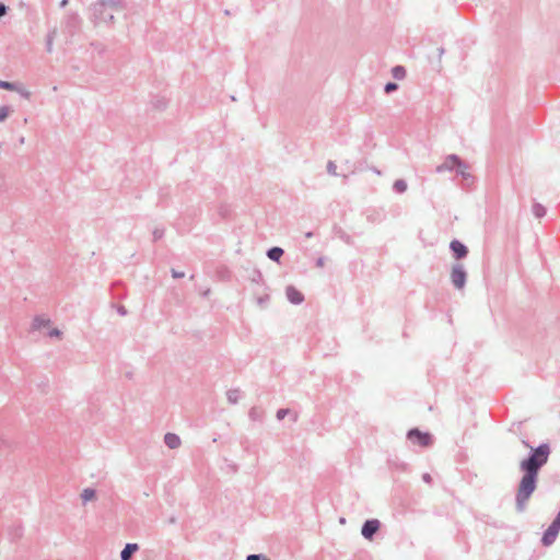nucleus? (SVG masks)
Listing matches in <instances>:
<instances>
[{"mask_svg": "<svg viewBox=\"0 0 560 560\" xmlns=\"http://www.w3.org/2000/svg\"><path fill=\"white\" fill-rule=\"evenodd\" d=\"M138 548L137 544H127L121 551V560H130L132 553L136 552Z\"/></svg>", "mask_w": 560, "mask_h": 560, "instance_id": "nucleus-13", "label": "nucleus"}, {"mask_svg": "<svg viewBox=\"0 0 560 560\" xmlns=\"http://www.w3.org/2000/svg\"><path fill=\"white\" fill-rule=\"evenodd\" d=\"M246 560H269L268 558H266L265 556H259V555H249Z\"/></svg>", "mask_w": 560, "mask_h": 560, "instance_id": "nucleus-23", "label": "nucleus"}, {"mask_svg": "<svg viewBox=\"0 0 560 560\" xmlns=\"http://www.w3.org/2000/svg\"><path fill=\"white\" fill-rule=\"evenodd\" d=\"M285 413H287V411H285V410H283V409H281V410H279V411H278L277 417H278L279 419H283V418H284V416H285Z\"/></svg>", "mask_w": 560, "mask_h": 560, "instance_id": "nucleus-25", "label": "nucleus"}, {"mask_svg": "<svg viewBox=\"0 0 560 560\" xmlns=\"http://www.w3.org/2000/svg\"><path fill=\"white\" fill-rule=\"evenodd\" d=\"M282 255L283 250L280 247H273L268 252V257L276 261H279Z\"/></svg>", "mask_w": 560, "mask_h": 560, "instance_id": "nucleus-16", "label": "nucleus"}, {"mask_svg": "<svg viewBox=\"0 0 560 560\" xmlns=\"http://www.w3.org/2000/svg\"><path fill=\"white\" fill-rule=\"evenodd\" d=\"M537 475L525 472L517 489L516 502L517 505L523 509L532 493L536 489Z\"/></svg>", "mask_w": 560, "mask_h": 560, "instance_id": "nucleus-3", "label": "nucleus"}, {"mask_svg": "<svg viewBox=\"0 0 560 560\" xmlns=\"http://www.w3.org/2000/svg\"><path fill=\"white\" fill-rule=\"evenodd\" d=\"M560 532V521L555 520L552 524L547 528L541 538V542L544 546H551L556 538L558 537Z\"/></svg>", "mask_w": 560, "mask_h": 560, "instance_id": "nucleus-4", "label": "nucleus"}, {"mask_svg": "<svg viewBox=\"0 0 560 560\" xmlns=\"http://www.w3.org/2000/svg\"><path fill=\"white\" fill-rule=\"evenodd\" d=\"M10 109L7 106L0 107V122L5 120V118L9 116Z\"/></svg>", "mask_w": 560, "mask_h": 560, "instance_id": "nucleus-19", "label": "nucleus"}, {"mask_svg": "<svg viewBox=\"0 0 560 560\" xmlns=\"http://www.w3.org/2000/svg\"><path fill=\"white\" fill-rule=\"evenodd\" d=\"M164 441L170 448H176L180 445L179 438L174 433H167L164 438Z\"/></svg>", "mask_w": 560, "mask_h": 560, "instance_id": "nucleus-12", "label": "nucleus"}, {"mask_svg": "<svg viewBox=\"0 0 560 560\" xmlns=\"http://www.w3.org/2000/svg\"><path fill=\"white\" fill-rule=\"evenodd\" d=\"M49 323H50V320L48 318L38 316V317L34 318L33 328L39 330V329L48 327Z\"/></svg>", "mask_w": 560, "mask_h": 560, "instance_id": "nucleus-14", "label": "nucleus"}, {"mask_svg": "<svg viewBox=\"0 0 560 560\" xmlns=\"http://www.w3.org/2000/svg\"><path fill=\"white\" fill-rule=\"evenodd\" d=\"M448 162H451L453 166H454V165H456V166L458 167L459 172H460L463 175H465V171L462 168V167H463V165H462V163H460V161L458 160V158H457V156H455V155L450 156V158H448Z\"/></svg>", "mask_w": 560, "mask_h": 560, "instance_id": "nucleus-18", "label": "nucleus"}, {"mask_svg": "<svg viewBox=\"0 0 560 560\" xmlns=\"http://www.w3.org/2000/svg\"><path fill=\"white\" fill-rule=\"evenodd\" d=\"M61 332L59 329L57 328H52L48 331V336L49 337H60Z\"/></svg>", "mask_w": 560, "mask_h": 560, "instance_id": "nucleus-24", "label": "nucleus"}, {"mask_svg": "<svg viewBox=\"0 0 560 560\" xmlns=\"http://www.w3.org/2000/svg\"><path fill=\"white\" fill-rule=\"evenodd\" d=\"M395 188L397 189V191L402 192L406 190L407 184L404 180H397L395 183Z\"/></svg>", "mask_w": 560, "mask_h": 560, "instance_id": "nucleus-20", "label": "nucleus"}, {"mask_svg": "<svg viewBox=\"0 0 560 560\" xmlns=\"http://www.w3.org/2000/svg\"><path fill=\"white\" fill-rule=\"evenodd\" d=\"M549 445L542 444L533 451L529 458L521 462V469L538 476L539 468L545 465L549 458Z\"/></svg>", "mask_w": 560, "mask_h": 560, "instance_id": "nucleus-2", "label": "nucleus"}, {"mask_svg": "<svg viewBox=\"0 0 560 560\" xmlns=\"http://www.w3.org/2000/svg\"><path fill=\"white\" fill-rule=\"evenodd\" d=\"M0 89H4V90H9V91H16L26 100H30L31 95H32V93L26 88L16 86L15 84L8 82V81L0 80Z\"/></svg>", "mask_w": 560, "mask_h": 560, "instance_id": "nucleus-8", "label": "nucleus"}, {"mask_svg": "<svg viewBox=\"0 0 560 560\" xmlns=\"http://www.w3.org/2000/svg\"><path fill=\"white\" fill-rule=\"evenodd\" d=\"M423 480L429 483V482H431L432 478H431V476L429 474H424L423 475Z\"/></svg>", "mask_w": 560, "mask_h": 560, "instance_id": "nucleus-26", "label": "nucleus"}, {"mask_svg": "<svg viewBox=\"0 0 560 560\" xmlns=\"http://www.w3.org/2000/svg\"><path fill=\"white\" fill-rule=\"evenodd\" d=\"M451 248L455 255L456 258H463L467 254V248L464 244H462L458 241H453L451 243Z\"/></svg>", "mask_w": 560, "mask_h": 560, "instance_id": "nucleus-10", "label": "nucleus"}, {"mask_svg": "<svg viewBox=\"0 0 560 560\" xmlns=\"http://www.w3.org/2000/svg\"><path fill=\"white\" fill-rule=\"evenodd\" d=\"M380 522L377 520L366 521L362 527V535L366 539H372L373 535L378 530Z\"/></svg>", "mask_w": 560, "mask_h": 560, "instance_id": "nucleus-7", "label": "nucleus"}, {"mask_svg": "<svg viewBox=\"0 0 560 560\" xmlns=\"http://www.w3.org/2000/svg\"><path fill=\"white\" fill-rule=\"evenodd\" d=\"M451 279H452L453 284L457 289H462L464 287L465 281H466V272L463 270L462 266L458 265L453 268L452 273H451Z\"/></svg>", "mask_w": 560, "mask_h": 560, "instance_id": "nucleus-6", "label": "nucleus"}, {"mask_svg": "<svg viewBox=\"0 0 560 560\" xmlns=\"http://www.w3.org/2000/svg\"><path fill=\"white\" fill-rule=\"evenodd\" d=\"M91 10L96 24H109L114 21L115 13L124 12L125 5L122 0H98Z\"/></svg>", "mask_w": 560, "mask_h": 560, "instance_id": "nucleus-1", "label": "nucleus"}, {"mask_svg": "<svg viewBox=\"0 0 560 560\" xmlns=\"http://www.w3.org/2000/svg\"><path fill=\"white\" fill-rule=\"evenodd\" d=\"M80 16L77 13H70L67 15L65 23L70 35L77 32L80 26Z\"/></svg>", "mask_w": 560, "mask_h": 560, "instance_id": "nucleus-9", "label": "nucleus"}, {"mask_svg": "<svg viewBox=\"0 0 560 560\" xmlns=\"http://www.w3.org/2000/svg\"><path fill=\"white\" fill-rule=\"evenodd\" d=\"M396 89H397V84L396 83L389 82V83H387L385 85V92L386 93H390V92L395 91Z\"/></svg>", "mask_w": 560, "mask_h": 560, "instance_id": "nucleus-22", "label": "nucleus"}, {"mask_svg": "<svg viewBox=\"0 0 560 560\" xmlns=\"http://www.w3.org/2000/svg\"><path fill=\"white\" fill-rule=\"evenodd\" d=\"M81 498H82L83 502H89V501L94 500L96 498L95 490L90 489V488L84 489L81 493Z\"/></svg>", "mask_w": 560, "mask_h": 560, "instance_id": "nucleus-15", "label": "nucleus"}, {"mask_svg": "<svg viewBox=\"0 0 560 560\" xmlns=\"http://www.w3.org/2000/svg\"><path fill=\"white\" fill-rule=\"evenodd\" d=\"M9 7L3 2H0V19L3 18L8 13Z\"/></svg>", "mask_w": 560, "mask_h": 560, "instance_id": "nucleus-21", "label": "nucleus"}, {"mask_svg": "<svg viewBox=\"0 0 560 560\" xmlns=\"http://www.w3.org/2000/svg\"><path fill=\"white\" fill-rule=\"evenodd\" d=\"M408 439L411 443L427 447L431 444V436L429 433H423L417 429L408 432Z\"/></svg>", "mask_w": 560, "mask_h": 560, "instance_id": "nucleus-5", "label": "nucleus"}, {"mask_svg": "<svg viewBox=\"0 0 560 560\" xmlns=\"http://www.w3.org/2000/svg\"><path fill=\"white\" fill-rule=\"evenodd\" d=\"M183 276H184V273H179V272H175V271L173 272L174 278H178V277H183Z\"/></svg>", "mask_w": 560, "mask_h": 560, "instance_id": "nucleus-28", "label": "nucleus"}, {"mask_svg": "<svg viewBox=\"0 0 560 560\" xmlns=\"http://www.w3.org/2000/svg\"><path fill=\"white\" fill-rule=\"evenodd\" d=\"M287 296L290 302L299 304L303 301V294L293 287L287 289Z\"/></svg>", "mask_w": 560, "mask_h": 560, "instance_id": "nucleus-11", "label": "nucleus"}, {"mask_svg": "<svg viewBox=\"0 0 560 560\" xmlns=\"http://www.w3.org/2000/svg\"><path fill=\"white\" fill-rule=\"evenodd\" d=\"M393 77L397 80H402L406 75V70L401 66H397L392 70Z\"/></svg>", "mask_w": 560, "mask_h": 560, "instance_id": "nucleus-17", "label": "nucleus"}, {"mask_svg": "<svg viewBox=\"0 0 560 560\" xmlns=\"http://www.w3.org/2000/svg\"><path fill=\"white\" fill-rule=\"evenodd\" d=\"M67 4H68V0H61L60 1V7L61 8H65Z\"/></svg>", "mask_w": 560, "mask_h": 560, "instance_id": "nucleus-27", "label": "nucleus"}]
</instances>
